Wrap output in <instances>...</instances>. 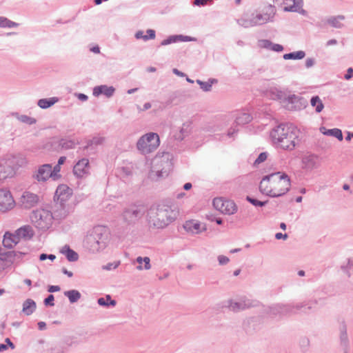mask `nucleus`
Segmentation results:
<instances>
[{
    "mask_svg": "<svg viewBox=\"0 0 353 353\" xmlns=\"http://www.w3.org/2000/svg\"><path fill=\"white\" fill-rule=\"evenodd\" d=\"M300 130L291 123H282L270 132L272 145L279 149L292 151L301 143Z\"/></svg>",
    "mask_w": 353,
    "mask_h": 353,
    "instance_id": "1",
    "label": "nucleus"
},
{
    "mask_svg": "<svg viewBox=\"0 0 353 353\" xmlns=\"http://www.w3.org/2000/svg\"><path fill=\"white\" fill-rule=\"evenodd\" d=\"M291 183L288 174L277 172L263 177L260 185V192L270 197H279L285 194L290 189Z\"/></svg>",
    "mask_w": 353,
    "mask_h": 353,
    "instance_id": "2",
    "label": "nucleus"
},
{
    "mask_svg": "<svg viewBox=\"0 0 353 353\" xmlns=\"http://www.w3.org/2000/svg\"><path fill=\"white\" fill-rule=\"evenodd\" d=\"M178 215V211L166 204H159L151 207L148 213V223L150 227L163 228L174 221Z\"/></svg>",
    "mask_w": 353,
    "mask_h": 353,
    "instance_id": "3",
    "label": "nucleus"
},
{
    "mask_svg": "<svg viewBox=\"0 0 353 353\" xmlns=\"http://www.w3.org/2000/svg\"><path fill=\"white\" fill-rule=\"evenodd\" d=\"M109 235L107 228L95 226L86 235L83 241L84 247L92 253L100 252L106 248Z\"/></svg>",
    "mask_w": 353,
    "mask_h": 353,
    "instance_id": "4",
    "label": "nucleus"
},
{
    "mask_svg": "<svg viewBox=\"0 0 353 353\" xmlns=\"http://www.w3.org/2000/svg\"><path fill=\"white\" fill-rule=\"evenodd\" d=\"M172 159L173 155L170 152L157 154L152 160L148 177L151 180L157 181L167 176L173 167Z\"/></svg>",
    "mask_w": 353,
    "mask_h": 353,
    "instance_id": "5",
    "label": "nucleus"
},
{
    "mask_svg": "<svg viewBox=\"0 0 353 353\" xmlns=\"http://www.w3.org/2000/svg\"><path fill=\"white\" fill-rule=\"evenodd\" d=\"M20 155L8 154L0 159V182L7 178L12 177L16 170L21 166Z\"/></svg>",
    "mask_w": 353,
    "mask_h": 353,
    "instance_id": "6",
    "label": "nucleus"
},
{
    "mask_svg": "<svg viewBox=\"0 0 353 353\" xmlns=\"http://www.w3.org/2000/svg\"><path fill=\"white\" fill-rule=\"evenodd\" d=\"M30 218L37 228L43 230L50 228L54 220L52 211L45 208L33 210Z\"/></svg>",
    "mask_w": 353,
    "mask_h": 353,
    "instance_id": "7",
    "label": "nucleus"
},
{
    "mask_svg": "<svg viewBox=\"0 0 353 353\" xmlns=\"http://www.w3.org/2000/svg\"><path fill=\"white\" fill-rule=\"evenodd\" d=\"M159 144L160 140L158 134L149 132L139 139L137 148L141 154L145 155L154 152Z\"/></svg>",
    "mask_w": 353,
    "mask_h": 353,
    "instance_id": "8",
    "label": "nucleus"
},
{
    "mask_svg": "<svg viewBox=\"0 0 353 353\" xmlns=\"http://www.w3.org/2000/svg\"><path fill=\"white\" fill-rule=\"evenodd\" d=\"M143 214L144 212L141 208L137 205H132L123 210L122 217L125 223L132 225L141 219Z\"/></svg>",
    "mask_w": 353,
    "mask_h": 353,
    "instance_id": "9",
    "label": "nucleus"
},
{
    "mask_svg": "<svg viewBox=\"0 0 353 353\" xmlns=\"http://www.w3.org/2000/svg\"><path fill=\"white\" fill-rule=\"evenodd\" d=\"M22 252L10 250L4 252L3 248H0V270L10 266L12 263L19 261L21 258Z\"/></svg>",
    "mask_w": 353,
    "mask_h": 353,
    "instance_id": "10",
    "label": "nucleus"
},
{
    "mask_svg": "<svg viewBox=\"0 0 353 353\" xmlns=\"http://www.w3.org/2000/svg\"><path fill=\"white\" fill-rule=\"evenodd\" d=\"M212 204L215 209L225 214H233L237 211V207L233 201L223 200L222 198L214 199Z\"/></svg>",
    "mask_w": 353,
    "mask_h": 353,
    "instance_id": "11",
    "label": "nucleus"
},
{
    "mask_svg": "<svg viewBox=\"0 0 353 353\" xmlns=\"http://www.w3.org/2000/svg\"><path fill=\"white\" fill-rule=\"evenodd\" d=\"M287 108L292 111H298L304 109L307 105V101L304 97L291 94L286 98Z\"/></svg>",
    "mask_w": 353,
    "mask_h": 353,
    "instance_id": "12",
    "label": "nucleus"
},
{
    "mask_svg": "<svg viewBox=\"0 0 353 353\" xmlns=\"http://www.w3.org/2000/svg\"><path fill=\"white\" fill-rule=\"evenodd\" d=\"M14 201L9 190L0 189V212H5L14 206Z\"/></svg>",
    "mask_w": 353,
    "mask_h": 353,
    "instance_id": "13",
    "label": "nucleus"
},
{
    "mask_svg": "<svg viewBox=\"0 0 353 353\" xmlns=\"http://www.w3.org/2000/svg\"><path fill=\"white\" fill-rule=\"evenodd\" d=\"M22 233V227L18 228L15 231V234L10 232H6L3 236V245L4 246V252H6L5 248H12L20 241V235Z\"/></svg>",
    "mask_w": 353,
    "mask_h": 353,
    "instance_id": "14",
    "label": "nucleus"
},
{
    "mask_svg": "<svg viewBox=\"0 0 353 353\" xmlns=\"http://www.w3.org/2000/svg\"><path fill=\"white\" fill-rule=\"evenodd\" d=\"M254 306V305L252 304L250 300L245 299H241L238 301L230 299L228 301L227 305L228 309L234 312H239Z\"/></svg>",
    "mask_w": 353,
    "mask_h": 353,
    "instance_id": "15",
    "label": "nucleus"
},
{
    "mask_svg": "<svg viewBox=\"0 0 353 353\" xmlns=\"http://www.w3.org/2000/svg\"><path fill=\"white\" fill-rule=\"evenodd\" d=\"M74 341L70 336H66L60 341L54 343L50 350V353H67L68 348L71 347Z\"/></svg>",
    "mask_w": 353,
    "mask_h": 353,
    "instance_id": "16",
    "label": "nucleus"
},
{
    "mask_svg": "<svg viewBox=\"0 0 353 353\" xmlns=\"http://www.w3.org/2000/svg\"><path fill=\"white\" fill-rule=\"evenodd\" d=\"M275 14L274 7L272 6H269L268 7L267 11L263 14H257L255 16L252 15L253 21L256 26H261L266 23L269 21H272V19L274 17Z\"/></svg>",
    "mask_w": 353,
    "mask_h": 353,
    "instance_id": "17",
    "label": "nucleus"
},
{
    "mask_svg": "<svg viewBox=\"0 0 353 353\" xmlns=\"http://www.w3.org/2000/svg\"><path fill=\"white\" fill-rule=\"evenodd\" d=\"M54 205L52 207L53 212L52 216L55 220H61L66 217L68 214V210L66 207V202H60L57 200L54 201Z\"/></svg>",
    "mask_w": 353,
    "mask_h": 353,
    "instance_id": "18",
    "label": "nucleus"
},
{
    "mask_svg": "<svg viewBox=\"0 0 353 353\" xmlns=\"http://www.w3.org/2000/svg\"><path fill=\"white\" fill-rule=\"evenodd\" d=\"M71 196L72 190L70 188L64 184L59 185L55 191L54 201L67 202Z\"/></svg>",
    "mask_w": 353,
    "mask_h": 353,
    "instance_id": "19",
    "label": "nucleus"
},
{
    "mask_svg": "<svg viewBox=\"0 0 353 353\" xmlns=\"http://www.w3.org/2000/svg\"><path fill=\"white\" fill-rule=\"evenodd\" d=\"M33 176L38 181H46L50 177H52V165L51 164H44L41 165L37 172Z\"/></svg>",
    "mask_w": 353,
    "mask_h": 353,
    "instance_id": "20",
    "label": "nucleus"
},
{
    "mask_svg": "<svg viewBox=\"0 0 353 353\" xmlns=\"http://www.w3.org/2000/svg\"><path fill=\"white\" fill-rule=\"evenodd\" d=\"M40 201L39 196L29 191L23 192V208L30 209L36 206Z\"/></svg>",
    "mask_w": 353,
    "mask_h": 353,
    "instance_id": "21",
    "label": "nucleus"
},
{
    "mask_svg": "<svg viewBox=\"0 0 353 353\" xmlns=\"http://www.w3.org/2000/svg\"><path fill=\"white\" fill-rule=\"evenodd\" d=\"M89 161L87 159L79 160L74 166L73 172L77 177H82L88 173Z\"/></svg>",
    "mask_w": 353,
    "mask_h": 353,
    "instance_id": "22",
    "label": "nucleus"
},
{
    "mask_svg": "<svg viewBox=\"0 0 353 353\" xmlns=\"http://www.w3.org/2000/svg\"><path fill=\"white\" fill-rule=\"evenodd\" d=\"M115 92V88L113 86H108L106 85H101L96 86L93 89V95L98 97L101 94H104L108 98L113 96Z\"/></svg>",
    "mask_w": 353,
    "mask_h": 353,
    "instance_id": "23",
    "label": "nucleus"
},
{
    "mask_svg": "<svg viewBox=\"0 0 353 353\" xmlns=\"http://www.w3.org/2000/svg\"><path fill=\"white\" fill-rule=\"evenodd\" d=\"M183 228L188 232H190L192 234H199L203 230H206L205 226L201 229L200 223L194 220L185 221L183 225Z\"/></svg>",
    "mask_w": 353,
    "mask_h": 353,
    "instance_id": "24",
    "label": "nucleus"
},
{
    "mask_svg": "<svg viewBox=\"0 0 353 353\" xmlns=\"http://www.w3.org/2000/svg\"><path fill=\"white\" fill-rule=\"evenodd\" d=\"M318 301L316 300H314V301H310L308 302H301V303H297L296 304H292L293 305V310L296 311V314L299 312V311H301L303 313H307V310H312V304H317Z\"/></svg>",
    "mask_w": 353,
    "mask_h": 353,
    "instance_id": "25",
    "label": "nucleus"
},
{
    "mask_svg": "<svg viewBox=\"0 0 353 353\" xmlns=\"http://www.w3.org/2000/svg\"><path fill=\"white\" fill-rule=\"evenodd\" d=\"M320 132L324 135L336 137L339 141H342L343 139L342 131L338 128L328 130L326 129L325 127H321Z\"/></svg>",
    "mask_w": 353,
    "mask_h": 353,
    "instance_id": "26",
    "label": "nucleus"
},
{
    "mask_svg": "<svg viewBox=\"0 0 353 353\" xmlns=\"http://www.w3.org/2000/svg\"><path fill=\"white\" fill-rule=\"evenodd\" d=\"M252 116L248 112L239 113L235 119V123L236 125H243L250 123L252 120Z\"/></svg>",
    "mask_w": 353,
    "mask_h": 353,
    "instance_id": "27",
    "label": "nucleus"
},
{
    "mask_svg": "<svg viewBox=\"0 0 353 353\" xmlns=\"http://www.w3.org/2000/svg\"><path fill=\"white\" fill-rule=\"evenodd\" d=\"M61 252L65 255L67 259L70 262L77 261L79 259L78 254L73 250L70 249V248L67 245L63 248Z\"/></svg>",
    "mask_w": 353,
    "mask_h": 353,
    "instance_id": "28",
    "label": "nucleus"
},
{
    "mask_svg": "<svg viewBox=\"0 0 353 353\" xmlns=\"http://www.w3.org/2000/svg\"><path fill=\"white\" fill-rule=\"evenodd\" d=\"M37 305L34 300L28 299L23 302V313L26 315L32 314L36 310Z\"/></svg>",
    "mask_w": 353,
    "mask_h": 353,
    "instance_id": "29",
    "label": "nucleus"
},
{
    "mask_svg": "<svg viewBox=\"0 0 353 353\" xmlns=\"http://www.w3.org/2000/svg\"><path fill=\"white\" fill-rule=\"evenodd\" d=\"M264 312L271 317L281 316L280 303L268 306L264 309Z\"/></svg>",
    "mask_w": 353,
    "mask_h": 353,
    "instance_id": "30",
    "label": "nucleus"
},
{
    "mask_svg": "<svg viewBox=\"0 0 353 353\" xmlns=\"http://www.w3.org/2000/svg\"><path fill=\"white\" fill-rule=\"evenodd\" d=\"M58 100L57 97L41 99L38 101L37 105L42 109H46L53 105Z\"/></svg>",
    "mask_w": 353,
    "mask_h": 353,
    "instance_id": "31",
    "label": "nucleus"
},
{
    "mask_svg": "<svg viewBox=\"0 0 353 353\" xmlns=\"http://www.w3.org/2000/svg\"><path fill=\"white\" fill-rule=\"evenodd\" d=\"M64 295L68 298L70 303L77 302L81 297V293L77 290H70L64 292Z\"/></svg>",
    "mask_w": 353,
    "mask_h": 353,
    "instance_id": "32",
    "label": "nucleus"
},
{
    "mask_svg": "<svg viewBox=\"0 0 353 353\" xmlns=\"http://www.w3.org/2000/svg\"><path fill=\"white\" fill-rule=\"evenodd\" d=\"M303 162L307 169L312 170L317 167V157L314 155H309L303 159Z\"/></svg>",
    "mask_w": 353,
    "mask_h": 353,
    "instance_id": "33",
    "label": "nucleus"
},
{
    "mask_svg": "<svg viewBox=\"0 0 353 353\" xmlns=\"http://www.w3.org/2000/svg\"><path fill=\"white\" fill-rule=\"evenodd\" d=\"M310 104L315 108L316 113H320L324 108V105L319 96H313L310 99Z\"/></svg>",
    "mask_w": 353,
    "mask_h": 353,
    "instance_id": "34",
    "label": "nucleus"
},
{
    "mask_svg": "<svg viewBox=\"0 0 353 353\" xmlns=\"http://www.w3.org/2000/svg\"><path fill=\"white\" fill-rule=\"evenodd\" d=\"M97 303L99 305L103 306V307H109V306L114 307L117 304L116 301L114 299H112L111 296L109 294L106 295L105 298L101 297V298L98 299Z\"/></svg>",
    "mask_w": 353,
    "mask_h": 353,
    "instance_id": "35",
    "label": "nucleus"
},
{
    "mask_svg": "<svg viewBox=\"0 0 353 353\" xmlns=\"http://www.w3.org/2000/svg\"><path fill=\"white\" fill-rule=\"evenodd\" d=\"M345 17L343 15H338L336 17H331L327 19V22L331 26L336 28H341L343 27V24L340 22V20H343Z\"/></svg>",
    "mask_w": 353,
    "mask_h": 353,
    "instance_id": "36",
    "label": "nucleus"
},
{
    "mask_svg": "<svg viewBox=\"0 0 353 353\" xmlns=\"http://www.w3.org/2000/svg\"><path fill=\"white\" fill-rule=\"evenodd\" d=\"M305 57V52L303 50L292 52L290 53L285 54L283 55V59L285 60L289 59H302Z\"/></svg>",
    "mask_w": 353,
    "mask_h": 353,
    "instance_id": "37",
    "label": "nucleus"
},
{
    "mask_svg": "<svg viewBox=\"0 0 353 353\" xmlns=\"http://www.w3.org/2000/svg\"><path fill=\"white\" fill-rule=\"evenodd\" d=\"M58 144L59 147L61 148V149L69 150L74 148L76 143L72 139H61L59 141Z\"/></svg>",
    "mask_w": 353,
    "mask_h": 353,
    "instance_id": "38",
    "label": "nucleus"
},
{
    "mask_svg": "<svg viewBox=\"0 0 353 353\" xmlns=\"http://www.w3.org/2000/svg\"><path fill=\"white\" fill-rule=\"evenodd\" d=\"M19 26V23H15L5 17H0V28H12Z\"/></svg>",
    "mask_w": 353,
    "mask_h": 353,
    "instance_id": "39",
    "label": "nucleus"
},
{
    "mask_svg": "<svg viewBox=\"0 0 353 353\" xmlns=\"http://www.w3.org/2000/svg\"><path fill=\"white\" fill-rule=\"evenodd\" d=\"M281 316L292 315L296 314V311L293 310L292 304H281Z\"/></svg>",
    "mask_w": 353,
    "mask_h": 353,
    "instance_id": "40",
    "label": "nucleus"
},
{
    "mask_svg": "<svg viewBox=\"0 0 353 353\" xmlns=\"http://www.w3.org/2000/svg\"><path fill=\"white\" fill-rule=\"evenodd\" d=\"M340 340L341 343L344 347H347L348 344V337L347 334V328L345 325H343L340 328Z\"/></svg>",
    "mask_w": 353,
    "mask_h": 353,
    "instance_id": "41",
    "label": "nucleus"
},
{
    "mask_svg": "<svg viewBox=\"0 0 353 353\" xmlns=\"http://www.w3.org/2000/svg\"><path fill=\"white\" fill-rule=\"evenodd\" d=\"M237 23L239 25L246 28L255 26V23L253 21L252 17L251 18H241L237 20Z\"/></svg>",
    "mask_w": 353,
    "mask_h": 353,
    "instance_id": "42",
    "label": "nucleus"
},
{
    "mask_svg": "<svg viewBox=\"0 0 353 353\" xmlns=\"http://www.w3.org/2000/svg\"><path fill=\"white\" fill-rule=\"evenodd\" d=\"M341 270L345 272L348 276H350L351 273L353 272V259H349L346 263L341 265Z\"/></svg>",
    "mask_w": 353,
    "mask_h": 353,
    "instance_id": "43",
    "label": "nucleus"
},
{
    "mask_svg": "<svg viewBox=\"0 0 353 353\" xmlns=\"http://www.w3.org/2000/svg\"><path fill=\"white\" fill-rule=\"evenodd\" d=\"M34 235V231L30 225H23V240L31 239Z\"/></svg>",
    "mask_w": 353,
    "mask_h": 353,
    "instance_id": "44",
    "label": "nucleus"
},
{
    "mask_svg": "<svg viewBox=\"0 0 353 353\" xmlns=\"http://www.w3.org/2000/svg\"><path fill=\"white\" fill-rule=\"evenodd\" d=\"M246 200L250 203L252 205L256 206V207H263L265 206L268 203V201H261L255 198H253L250 196H246Z\"/></svg>",
    "mask_w": 353,
    "mask_h": 353,
    "instance_id": "45",
    "label": "nucleus"
},
{
    "mask_svg": "<svg viewBox=\"0 0 353 353\" xmlns=\"http://www.w3.org/2000/svg\"><path fill=\"white\" fill-rule=\"evenodd\" d=\"M190 125L183 123V126L180 130V134L176 136V139L179 140H183L184 137H185L190 132Z\"/></svg>",
    "mask_w": 353,
    "mask_h": 353,
    "instance_id": "46",
    "label": "nucleus"
},
{
    "mask_svg": "<svg viewBox=\"0 0 353 353\" xmlns=\"http://www.w3.org/2000/svg\"><path fill=\"white\" fill-rule=\"evenodd\" d=\"M104 141V138L103 137H93L92 139H90L87 142V145L85 147V148L88 149L90 146L94 145H99L103 143Z\"/></svg>",
    "mask_w": 353,
    "mask_h": 353,
    "instance_id": "47",
    "label": "nucleus"
},
{
    "mask_svg": "<svg viewBox=\"0 0 353 353\" xmlns=\"http://www.w3.org/2000/svg\"><path fill=\"white\" fill-rule=\"evenodd\" d=\"M179 37L178 35L170 36L166 39L163 40L161 43V46H167V45L171 44L172 43L178 42V41H179Z\"/></svg>",
    "mask_w": 353,
    "mask_h": 353,
    "instance_id": "48",
    "label": "nucleus"
},
{
    "mask_svg": "<svg viewBox=\"0 0 353 353\" xmlns=\"http://www.w3.org/2000/svg\"><path fill=\"white\" fill-rule=\"evenodd\" d=\"M293 5L285 7L284 10L287 12H296L299 4L301 3L302 0H292Z\"/></svg>",
    "mask_w": 353,
    "mask_h": 353,
    "instance_id": "49",
    "label": "nucleus"
},
{
    "mask_svg": "<svg viewBox=\"0 0 353 353\" xmlns=\"http://www.w3.org/2000/svg\"><path fill=\"white\" fill-rule=\"evenodd\" d=\"M196 83L200 85L201 88L205 91L208 92L212 89L211 83L208 81H202L199 79L196 80Z\"/></svg>",
    "mask_w": 353,
    "mask_h": 353,
    "instance_id": "50",
    "label": "nucleus"
},
{
    "mask_svg": "<svg viewBox=\"0 0 353 353\" xmlns=\"http://www.w3.org/2000/svg\"><path fill=\"white\" fill-rule=\"evenodd\" d=\"M268 157V153L267 152H261L259 154L256 159L255 160L254 164V165H259L261 163L265 161Z\"/></svg>",
    "mask_w": 353,
    "mask_h": 353,
    "instance_id": "51",
    "label": "nucleus"
},
{
    "mask_svg": "<svg viewBox=\"0 0 353 353\" xmlns=\"http://www.w3.org/2000/svg\"><path fill=\"white\" fill-rule=\"evenodd\" d=\"M54 296L52 294H49L43 301V303L46 306H54Z\"/></svg>",
    "mask_w": 353,
    "mask_h": 353,
    "instance_id": "52",
    "label": "nucleus"
},
{
    "mask_svg": "<svg viewBox=\"0 0 353 353\" xmlns=\"http://www.w3.org/2000/svg\"><path fill=\"white\" fill-rule=\"evenodd\" d=\"M259 46L266 49H271L272 43L268 39H262L259 41Z\"/></svg>",
    "mask_w": 353,
    "mask_h": 353,
    "instance_id": "53",
    "label": "nucleus"
},
{
    "mask_svg": "<svg viewBox=\"0 0 353 353\" xmlns=\"http://www.w3.org/2000/svg\"><path fill=\"white\" fill-rule=\"evenodd\" d=\"M119 261L109 263L107 265L103 266V269L105 270H112L116 269L119 265Z\"/></svg>",
    "mask_w": 353,
    "mask_h": 353,
    "instance_id": "54",
    "label": "nucleus"
},
{
    "mask_svg": "<svg viewBox=\"0 0 353 353\" xmlns=\"http://www.w3.org/2000/svg\"><path fill=\"white\" fill-rule=\"evenodd\" d=\"M36 123H37L36 119L30 117L26 115H23V123L32 125L35 124Z\"/></svg>",
    "mask_w": 353,
    "mask_h": 353,
    "instance_id": "55",
    "label": "nucleus"
},
{
    "mask_svg": "<svg viewBox=\"0 0 353 353\" xmlns=\"http://www.w3.org/2000/svg\"><path fill=\"white\" fill-rule=\"evenodd\" d=\"M47 259H48L51 261H54L56 259V256L54 254H45V253H42L39 255L40 261H45Z\"/></svg>",
    "mask_w": 353,
    "mask_h": 353,
    "instance_id": "56",
    "label": "nucleus"
},
{
    "mask_svg": "<svg viewBox=\"0 0 353 353\" xmlns=\"http://www.w3.org/2000/svg\"><path fill=\"white\" fill-rule=\"evenodd\" d=\"M146 33L147 34L145 35V41L154 39L155 38V31L154 30L148 29Z\"/></svg>",
    "mask_w": 353,
    "mask_h": 353,
    "instance_id": "57",
    "label": "nucleus"
},
{
    "mask_svg": "<svg viewBox=\"0 0 353 353\" xmlns=\"http://www.w3.org/2000/svg\"><path fill=\"white\" fill-rule=\"evenodd\" d=\"M218 261H219V265H223L227 264L229 262L230 259L228 257H227L225 256L219 255L218 256Z\"/></svg>",
    "mask_w": 353,
    "mask_h": 353,
    "instance_id": "58",
    "label": "nucleus"
},
{
    "mask_svg": "<svg viewBox=\"0 0 353 353\" xmlns=\"http://www.w3.org/2000/svg\"><path fill=\"white\" fill-rule=\"evenodd\" d=\"M61 170V167L59 165H56L53 169L52 168V178L56 179L58 176L57 173H59Z\"/></svg>",
    "mask_w": 353,
    "mask_h": 353,
    "instance_id": "59",
    "label": "nucleus"
},
{
    "mask_svg": "<svg viewBox=\"0 0 353 353\" xmlns=\"http://www.w3.org/2000/svg\"><path fill=\"white\" fill-rule=\"evenodd\" d=\"M238 131H239V129L236 128V126H232V127L228 130V132L227 135H228L229 137H234V135L238 132Z\"/></svg>",
    "mask_w": 353,
    "mask_h": 353,
    "instance_id": "60",
    "label": "nucleus"
},
{
    "mask_svg": "<svg viewBox=\"0 0 353 353\" xmlns=\"http://www.w3.org/2000/svg\"><path fill=\"white\" fill-rule=\"evenodd\" d=\"M179 37V41H195L196 39L194 37H191L189 36H183L181 34L178 35Z\"/></svg>",
    "mask_w": 353,
    "mask_h": 353,
    "instance_id": "61",
    "label": "nucleus"
},
{
    "mask_svg": "<svg viewBox=\"0 0 353 353\" xmlns=\"http://www.w3.org/2000/svg\"><path fill=\"white\" fill-rule=\"evenodd\" d=\"M315 64V59L314 58H307L305 60V67L310 68Z\"/></svg>",
    "mask_w": 353,
    "mask_h": 353,
    "instance_id": "62",
    "label": "nucleus"
},
{
    "mask_svg": "<svg viewBox=\"0 0 353 353\" xmlns=\"http://www.w3.org/2000/svg\"><path fill=\"white\" fill-rule=\"evenodd\" d=\"M271 50L275 52H281L283 50V47L280 44L272 43Z\"/></svg>",
    "mask_w": 353,
    "mask_h": 353,
    "instance_id": "63",
    "label": "nucleus"
},
{
    "mask_svg": "<svg viewBox=\"0 0 353 353\" xmlns=\"http://www.w3.org/2000/svg\"><path fill=\"white\" fill-rule=\"evenodd\" d=\"M353 76V68H349L347 70V73L345 74L344 78L346 80H350Z\"/></svg>",
    "mask_w": 353,
    "mask_h": 353,
    "instance_id": "64",
    "label": "nucleus"
}]
</instances>
